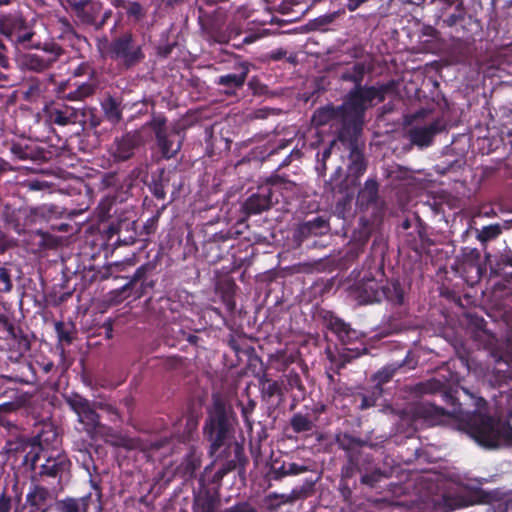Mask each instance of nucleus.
<instances>
[{
	"mask_svg": "<svg viewBox=\"0 0 512 512\" xmlns=\"http://www.w3.org/2000/svg\"><path fill=\"white\" fill-rule=\"evenodd\" d=\"M443 398L452 406L449 412L428 401H419L405 411L407 418L415 429H423L443 424L448 417L458 419L465 424L468 434L481 446L497 448L501 444L512 445V426L493 417L465 411L459 400L450 392H444Z\"/></svg>",
	"mask_w": 512,
	"mask_h": 512,
	"instance_id": "1",
	"label": "nucleus"
},
{
	"mask_svg": "<svg viewBox=\"0 0 512 512\" xmlns=\"http://www.w3.org/2000/svg\"><path fill=\"white\" fill-rule=\"evenodd\" d=\"M235 414L231 406L217 398L208 410L203 430L210 442L209 453L218 462L227 451H231L235 442L234 437Z\"/></svg>",
	"mask_w": 512,
	"mask_h": 512,
	"instance_id": "2",
	"label": "nucleus"
},
{
	"mask_svg": "<svg viewBox=\"0 0 512 512\" xmlns=\"http://www.w3.org/2000/svg\"><path fill=\"white\" fill-rule=\"evenodd\" d=\"M396 90L397 82L393 79L376 85L353 86L346 94L342 104L345 107L346 115H349V121H346L344 128L351 130L352 126L354 128L359 126V131H362L366 111L376 104L384 102L386 97L394 94Z\"/></svg>",
	"mask_w": 512,
	"mask_h": 512,
	"instance_id": "3",
	"label": "nucleus"
},
{
	"mask_svg": "<svg viewBox=\"0 0 512 512\" xmlns=\"http://www.w3.org/2000/svg\"><path fill=\"white\" fill-rule=\"evenodd\" d=\"M235 9L234 13L240 17L247 18L246 10L242 5L231 3L229 6L203 7L197 6L198 24L206 39L226 44L239 35V30L232 23L227 24L228 14Z\"/></svg>",
	"mask_w": 512,
	"mask_h": 512,
	"instance_id": "4",
	"label": "nucleus"
},
{
	"mask_svg": "<svg viewBox=\"0 0 512 512\" xmlns=\"http://www.w3.org/2000/svg\"><path fill=\"white\" fill-rule=\"evenodd\" d=\"M296 184L278 174H272L256 188L242 205L247 215H258L271 209L280 199H286L294 193Z\"/></svg>",
	"mask_w": 512,
	"mask_h": 512,
	"instance_id": "5",
	"label": "nucleus"
},
{
	"mask_svg": "<svg viewBox=\"0 0 512 512\" xmlns=\"http://www.w3.org/2000/svg\"><path fill=\"white\" fill-rule=\"evenodd\" d=\"M58 214L61 212L55 205L44 204L39 207H28L0 199V220L7 229L15 231L18 235L25 233L38 220H50Z\"/></svg>",
	"mask_w": 512,
	"mask_h": 512,
	"instance_id": "6",
	"label": "nucleus"
},
{
	"mask_svg": "<svg viewBox=\"0 0 512 512\" xmlns=\"http://www.w3.org/2000/svg\"><path fill=\"white\" fill-rule=\"evenodd\" d=\"M100 43L104 47L103 56L116 62L124 70L136 67L146 57L143 43L130 30L123 31L111 40L105 36Z\"/></svg>",
	"mask_w": 512,
	"mask_h": 512,
	"instance_id": "7",
	"label": "nucleus"
},
{
	"mask_svg": "<svg viewBox=\"0 0 512 512\" xmlns=\"http://www.w3.org/2000/svg\"><path fill=\"white\" fill-rule=\"evenodd\" d=\"M147 126L154 133L155 143L162 158H174L183 144V129L178 124L168 125V120L163 114L153 115Z\"/></svg>",
	"mask_w": 512,
	"mask_h": 512,
	"instance_id": "8",
	"label": "nucleus"
},
{
	"mask_svg": "<svg viewBox=\"0 0 512 512\" xmlns=\"http://www.w3.org/2000/svg\"><path fill=\"white\" fill-rule=\"evenodd\" d=\"M35 36L33 27L20 12L0 14V39L11 43L14 48L31 47Z\"/></svg>",
	"mask_w": 512,
	"mask_h": 512,
	"instance_id": "9",
	"label": "nucleus"
},
{
	"mask_svg": "<svg viewBox=\"0 0 512 512\" xmlns=\"http://www.w3.org/2000/svg\"><path fill=\"white\" fill-rule=\"evenodd\" d=\"M441 21L444 26L454 28L461 38H472L480 30V22L467 14L462 0H446Z\"/></svg>",
	"mask_w": 512,
	"mask_h": 512,
	"instance_id": "10",
	"label": "nucleus"
},
{
	"mask_svg": "<svg viewBox=\"0 0 512 512\" xmlns=\"http://www.w3.org/2000/svg\"><path fill=\"white\" fill-rule=\"evenodd\" d=\"M70 466L71 462L66 455L60 453L56 456L49 455L45 458L44 463L39 465L38 471L32 473L31 482L41 485L47 483L57 490V486L61 485L63 475L69 471Z\"/></svg>",
	"mask_w": 512,
	"mask_h": 512,
	"instance_id": "11",
	"label": "nucleus"
},
{
	"mask_svg": "<svg viewBox=\"0 0 512 512\" xmlns=\"http://www.w3.org/2000/svg\"><path fill=\"white\" fill-rule=\"evenodd\" d=\"M361 132L362 131H359V126L355 128L352 126L351 130L344 128L342 132L337 134L338 140L348 146V172L355 180H358L367 170V160L363 148H361L358 143Z\"/></svg>",
	"mask_w": 512,
	"mask_h": 512,
	"instance_id": "12",
	"label": "nucleus"
},
{
	"mask_svg": "<svg viewBox=\"0 0 512 512\" xmlns=\"http://www.w3.org/2000/svg\"><path fill=\"white\" fill-rule=\"evenodd\" d=\"M65 403L77 415L78 422L84 430L92 435L101 427L100 415L96 412V403L91 402L78 393H71L64 397Z\"/></svg>",
	"mask_w": 512,
	"mask_h": 512,
	"instance_id": "13",
	"label": "nucleus"
},
{
	"mask_svg": "<svg viewBox=\"0 0 512 512\" xmlns=\"http://www.w3.org/2000/svg\"><path fill=\"white\" fill-rule=\"evenodd\" d=\"M136 221L129 218H119L111 221L103 232L108 245L116 248L118 246H129L138 239Z\"/></svg>",
	"mask_w": 512,
	"mask_h": 512,
	"instance_id": "14",
	"label": "nucleus"
},
{
	"mask_svg": "<svg viewBox=\"0 0 512 512\" xmlns=\"http://www.w3.org/2000/svg\"><path fill=\"white\" fill-rule=\"evenodd\" d=\"M12 160L41 164L52 159L54 153L46 150L40 144L31 139H19L10 145Z\"/></svg>",
	"mask_w": 512,
	"mask_h": 512,
	"instance_id": "15",
	"label": "nucleus"
},
{
	"mask_svg": "<svg viewBox=\"0 0 512 512\" xmlns=\"http://www.w3.org/2000/svg\"><path fill=\"white\" fill-rule=\"evenodd\" d=\"M356 205L361 212H370L377 217L383 211V202L379 197V184L375 179H367L358 191Z\"/></svg>",
	"mask_w": 512,
	"mask_h": 512,
	"instance_id": "16",
	"label": "nucleus"
},
{
	"mask_svg": "<svg viewBox=\"0 0 512 512\" xmlns=\"http://www.w3.org/2000/svg\"><path fill=\"white\" fill-rule=\"evenodd\" d=\"M55 487H45L39 483H32L26 495V512H48L51 507Z\"/></svg>",
	"mask_w": 512,
	"mask_h": 512,
	"instance_id": "17",
	"label": "nucleus"
},
{
	"mask_svg": "<svg viewBox=\"0 0 512 512\" xmlns=\"http://www.w3.org/2000/svg\"><path fill=\"white\" fill-rule=\"evenodd\" d=\"M142 137L138 131H130L116 137L111 145L110 153L116 162H124L134 156L135 150L141 145Z\"/></svg>",
	"mask_w": 512,
	"mask_h": 512,
	"instance_id": "18",
	"label": "nucleus"
},
{
	"mask_svg": "<svg viewBox=\"0 0 512 512\" xmlns=\"http://www.w3.org/2000/svg\"><path fill=\"white\" fill-rule=\"evenodd\" d=\"M44 115L46 117V121L50 124L67 126L80 123L83 113H81L80 109L72 106L61 103H52L45 106Z\"/></svg>",
	"mask_w": 512,
	"mask_h": 512,
	"instance_id": "19",
	"label": "nucleus"
},
{
	"mask_svg": "<svg viewBox=\"0 0 512 512\" xmlns=\"http://www.w3.org/2000/svg\"><path fill=\"white\" fill-rule=\"evenodd\" d=\"M323 325L344 345L358 338V332L332 311L322 312Z\"/></svg>",
	"mask_w": 512,
	"mask_h": 512,
	"instance_id": "20",
	"label": "nucleus"
},
{
	"mask_svg": "<svg viewBox=\"0 0 512 512\" xmlns=\"http://www.w3.org/2000/svg\"><path fill=\"white\" fill-rule=\"evenodd\" d=\"M445 130L444 122L437 118L424 126H414L408 131L410 142L420 148L428 147L433 143L434 137Z\"/></svg>",
	"mask_w": 512,
	"mask_h": 512,
	"instance_id": "21",
	"label": "nucleus"
},
{
	"mask_svg": "<svg viewBox=\"0 0 512 512\" xmlns=\"http://www.w3.org/2000/svg\"><path fill=\"white\" fill-rule=\"evenodd\" d=\"M332 121L341 123L338 133L342 132L346 121H349V115H346L345 107L342 106V104L338 106L327 104L326 106L317 108L313 113L312 123L317 127L325 126Z\"/></svg>",
	"mask_w": 512,
	"mask_h": 512,
	"instance_id": "22",
	"label": "nucleus"
},
{
	"mask_svg": "<svg viewBox=\"0 0 512 512\" xmlns=\"http://www.w3.org/2000/svg\"><path fill=\"white\" fill-rule=\"evenodd\" d=\"M69 4L80 22L87 26L95 23V19L99 18L102 12V4L100 2L73 0L69 1Z\"/></svg>",
	"mask_w": 512,
	"mask_h": 512,
	"instance_id": "23",
	"label": "nucleus"
},
{
	"mask_svg": "<svg viewBox=\"0 0 512 512\" xmlns=\"http://www.w3.org/2000/svg\"><path fill=\"white\" fill-rule=\"evenodd\" d=\"M336 443L340 449L346 452L349 464L351 466H357V454L359 452V449L367 445L368 441L360 437H355L350 433L344 432L336 436Z\"/></svg>",
	"mask_w": 512,
	"mask_h": 512,
	"instance_id": "24",
	"label": "nucleus"
},
{
	"mask_svg": "<svg viewBox=\"0 0 512 512\" xmlns=\"http://www.w3.org/2000/svg\"><path fill=\"white\" fill-rule=\"evenodd\" d=\"M354 291L360 304L380 303V283L374 278L363 279L358 282Z\"/></svg>",
	"mask_w": 512,
	"mask_h": 512,
	"instance_id": "25",
	"label": "nucleus"
},
{
	"mask_svg": "<svg viewBox=\"0 0 512 512\" xmlns=\"http://www.w3.org/2000/svg\"><path fill=\"white\" fill-rule=\"evenodd\" d=\"M100 107L104 118L112 125L119 124L123 119V100L110 93H107L100 101Z\"/></svg>",
	"mask_w": 512,
	"mask_h": 512,
	"instance_id": "26",
	"label": "nucleus"
},
{
	"mask_svg": "<svg viewBox=\"0 0 512 512\" xmlns=\"http://www.w3.org/2000/svg\"><path fill=\"white\" fill-rule=\"evenodd\" d=\"M236 73H229L218 77L216 83L220 86L226 87L225 92L232 94L236 89L241 88L248 76L249 66L247 63L239 62L235 67Z\"/></svg>",
	"mask_w": 512,
	"mask_h": 512,
	"instance_id": "27",
	"label": "nucleus"
},
{
	"mask_svg": "<svg viewBox=\"0 0 512 512\" xmlns=\"http://www.w3.org/2000/svg\"><path fill=\"white\" fill-rule=\"evenodd\" d=\"M149 270H151V267L148 264L139 266L130 277L129 281L123 286V290L133 289L137 284H140L136 291L138 297L144 296L150 290H153L156 281L147 277Z\"/></svg>",
	"mask_w": 512,
	"mask_h": 512,
	"instance_id": "28",
	"label": "nucleus"
},
{
	"mask_svg": "<svg viewBox=\"0 0 512 512\" xmlns=\"http://www.w3.org/2000/svg\"><path fill=\"white\" fill-rule=\"evenodd\" d=\"M384 300L394 306L404 304L405 291L399 280L392 279L385 284H380V302Z\"/></svg>",
	"mask_w": 512,
	"mask_h": 512,
	"instance_id": "29",
	"label": "nucleus"
},
{
	"mask_svg": "<svg viewBox=\"0 0 512 512\" xmlns=\"http://www.w3.org/2000/svg\"><path fill=\"white\" fill-rule=\"evenodd\" d=\"M91 499V493L78 498L67 496L63 499L56 500L55 510L56 512H88Z\"/></svg>",
	"mask_w": 512,
	"mask_h": 512,
	"instance_id": "30",
	"label": "nucleus"
},
{
	"mask_svg": "<svg viewBox=\"0 0 512 512\" xmlns=\"http://www.w3.org/2000/svg\"><path fill=\"white\" fill-rule=\"evenodd\" d=\"M48 439H43L42 434H38L33 438V443L30 445V450L25 454L22 464L27 466L33 473L38 471V461L41 458H46L48 455L44 451L43 442H47Z\"/></svg>",
	"mask_w": 512,
	"mask_h": 512,
	"instance_id": "31",
	"label": "nucleus"
},
{
	"mask_svg": "<svg viewBox=\"0 0 512 512\" xmlns=\"http://www.w3.org/2000/svg\"><path fill=\"white\" fill-rule=\"evenodd\" d=\"M216 504L217 502L212 496H207L199 503L197 512H216ZM182 512L187 511L183 510ZM222 512H257V509L248 501H239Z\"/></svg>",
	"mask_w": 512,
	"mask_h": 512,
	"instance_id": "32",
	"label": "nucleus"
},
{
	"mask_svg": "<svg viewBox=\"0 0 512 512\" xmlns=\"http://www.w3.org/2000/svg\"><path fill=\"white\" fill-rule=\"evenodd\" d=\"M371 72V65L364 62H355L351 67L344 69L339 79L343 82L353 83L354 86L363 85L366 74Z\"/></svg>",
	"mask_w": 512,
	"mask_h": 512,
	"instance_id": "33",
	"label": "nucleus"
},
{
	"mask_svg": "<svg viewBox=\"0 0 512 512\" xmlns=\"http://www.w3.org/2000/svg\"><path fill=\"white\" fill-rule=\"evenodd\" d=\"M74 89H70L67 95V100L70 101H83L93 96L99 87V78L87 79L84 82L73 83Z\"/></svg>",
	"mask_w": 512,
	"mask_h": 512,
	"instance_id": "34",
	"label": "nucleus"
},
{
	"mask_svg": "<svg viewBox=\"0 0 512 512\" xmlns=\"http://www.w3.org/2000/svg\"><path fill=\"white\" fill-rule=\"evenodd\" d=\"M366 352V348H362L361 350L344 348L338 353H333L332 351L328 350L327 358L335 366V372L339 373V371L345 368V366L348 363L352 362L354 359L358 358L362 354H366Z\"/></svg>",
	"mask_w": 512,
	"mask_h": 512,
	"instance_id": "35",
	"label": "nucleus"
},
{
	"mask_svg": "<svg viewBox=\"0 0 512 512\" xmlns=\"http://www.w3.org/2000/svg\"><path fill=\"white\" fill-rule=\"evenodd\" d=\"M282 384L287 392L293 393L294 399H304L306 395V387L303 383L301 375L291 369L288 373L282 377Z\"/></svg>",
	"mask_w": 512,
	"mask_h": 512,
	"instance_id": "36",
	"label": "nucleus"
},
{
	"mask_svg": "<svg viewBox=\"0 0 512 512\" xmlns=\"http://www.w3.org/2000/svg\"><path fill=\"white\" fill-rule=\"evenodd\" d=\"M310 8V4L305 0H280L276 4V9L283 15H293L290 20H297L304 15Z\"/></svg>",
	"mask_w": 512,
	"mask_h": 512,
	"instance_id": "37",
	"label": "nucleus"
},
{
	"mask_svg": "<svg viewBox=\"0 0 512 512\" xmlns=\"http://www.w3.org/2000/svg\"><path fill=\"white\" fill-rule=\"evenodd\" d=\"M170 175H173V173L163 168L160 169L157 174L152 175L148 188L151 194L158 200H164L166 198V188L170 183Z\"/></svg>",
	"mask_w": 512,
	"mask_h": 512,
	"instance_id": "38",
	"label": "nucleus"
},
{
	"mask_svg": "<svg viewBox=\"0 0 512 512\" xmlns=\"http://www.w3.org/2000/svg\"><path fill=\"white\" fill-rule=\"evenodd\" d=\"M232 450L234 452L233 458L228 459L230 451H227V453L224 454L223 457L217 462V463H219L225 459V461L222 462L221 466L219 467V469L217 470V472L215 474V476H217L218 478H223L229 472L236 469L237 462L240 460V458L243 454L242 447L237 442H235Z\"/></svg>",
	"mask_w": 512,
	"mask_h": 512,
	"instance_id": "39",
	"label": "nucleus"
},
{
	"mask_svg": "<svg viewBox=\"0 0 512 512\" xmlns=\"http://www.w3.org/2000/svg\"><path fill=\"white\" fill-rule=\"evenodd\" d=\"M316 420V417L312 418L308 414L297 412L290 418L289 425L294 433H307L314 429Z\"/></svg>",
	"mask_w": 512,
	"mask_h": 512,
	"instance_id": "40",
	"label": "nucleus"
},
{
	"mask_svg": "<svg viewBox=\"0 0 512 512\" xmlns=\"http://www.w3.org/2000/svg\"><path fill=\"white\" fill-rule=\"evenodd\" d=\"M307 471L308 468L305 465H300L293 462H283L279 467L275 465L272 467L273 478L275 480H280L286 476L299 475Z\"/></svg>",
	"mask_w": 512,
	"mask_h": 512,
	"instance_id": "41",
	"label": "nucleus"
},
{
	"mask_svg": "<svg viewBox=\"0 0 512 512\" xmlns=\"http://www.w3.org/2000/svg\"><path fill=\"white\" fill-rule=\"evenodd\" d=\"M23 66L30 71L43 72L52 66L51 61L47 60L45 56L38 54L28 53L22 58Z\"/></svg>",
	"mask_w": 512,
	"mask_h": 512,
	"instance_id": "42",
	"label": "nucleus"
},
{
	"mask_svg": "<svg viewBox=\"0 0 512 512\" xmlns=\"http://www.w3.org/2000/svg\"><path fill=\"white\" fill-rule=\"evenodd\" d=\"M328 227V222L321 216H315L310 220L303 222L299 227V232L303 236L318 235Z\"/></svg>",
	"mask_w": 512,
	"mask_h": 512,
	"instance_id": "43",
	"label": "nucleus"
},
{
	"mask_svg": "<svg viewBox=\"0 0 512 512\" xmlns=\"http://www.w3.org/2000/svg\"><path fill=\"white\" fill-rule=\"evenodd\" d=\"M404 366V361L401 363L390 364L383 367L381 370L377 371L372 376V381L374 382L373 386H378L379 388H383V385L388 383L396 371Z\"/></svg>",
	"mask_w": 512,
	"mask_h": 512,
	"instance_id": "44",
	"label": "nucleus"
},
{
	"mask_svg": "<svg viewBox=\"0 0 512 512\" xmlns=\"http://www.w3.org/2000/svg\"><path fill=\"white\" fill-rule=\"evenodd\" d=\"M7 337L13 342V346L16 348L20 358H23V355L31 349L30 339L22 329L15 328L14 334H9Z\"/></svg>",
	"mask_w": 512,
	"mask_h": 512,
	"instance_id": "45",
	"label": "nucleus"
},
{
	"mask_svg": "<svg viewBox=\"0 0 512 512\" xmlns=\"http://www.w3.org/2000/svg\"><path fill=\"white\" fill-rule=\"evenodd\" d=\"M261 384V393L264 398H272L275 396H278L280 400L283 398V389H282V382L280 383L277 380L269 379V378H263L260 380Z\"/></svg>",
	"mask_w": 512,
	"mask_h": 512,
	"instance_id": "46",
	"label": "nucleus"
},
{
	"mask_svg": "<svg viewBox=\"0 0 512 512\" xmlns=\"http://www.w3.org/2000/svg\"><path fill=\"white\" fill-rule=\"evenodd\" d=\"M236 405L241 411V416L243 418L246 428L248 430H252L253 424H254L252 415L256 409L257 402L248 397L246 402H244L242 400H238Z\"/></svg>",
	"mask_w": 512,
	"mask_h": 512,
	"instance_id": "47",
	"label": "nucleus"
},
{
	"mask_svg": "<svg viewBox=\"0 0 512 512\" xmlns=\"http://www.w3.org/2000/svg\"><path fill=\"white\" fill-rule=\"evenodd\" d=\"M383 388H379L378 386H372L370 391H366L359 395L360 404L359 408L361 410H366L376 405L377 400L382 396Z\"/></svg>",
	"mask_w": 512,
	"mask_h": 512,
	"instance_id": "48",
	"label": "nucleus"
},
{
	"mask_svg": "<svg viewBox=\"0 0 512 512\" xmlns=\"http://www.w3.org/2000/svg\"><path fill=\"white\" fill-rule=\"evenodd\" d=\"M30 48L42 49L45 53L48 54V56H46L45 58L47 60H50L52 65L64 53L63 48L59 44H57L55 42H45L43 45H41V43H38L37 45H33L31 43V47Z\"/></svg>",
	"mask_w": 512,
	"mask_h": 512,
	"instance_id": "49",
	"label": "nucleus"
},
{
	"mask_svg": "<svg viewBox=\"0 0 512 512\" xmlns=\"http://www.w3.org/2000/svg\"><path fill=\"white\" fill-rule=\"evenodd\" d=\"M80 110L81 113H83L80 123H83L91 129H96L102 123V118L96 108L88 107Z\"/></svg>",
	"mask_w": 512,
	"mask_h": 512,
	"instance_id": "50",
	"label": "nucleus"
},
{
	"mask_svg": "<svg viewBox=\"0 0 512 512\" xmlns=\"http://www.w3.org/2000/svg\"><path fill=\"white\" fill-rule=\"evenodd\" d=\"M55 331L57 334V338L59 343H65L67 345L72 344L73 342V327H67V325L62 322H56Z\"/></svg>",
	"mask_w": 512,
	"mask_h": 512,
	"instance_id": "51",
	"label": "nucleus"
},
{
	"mask_svg": "<svg viewBox=\"0 0 512 512\" xmlns=\"http://www.w3.org/2000/svg\"><path fill=\"white\" fill-rule=\"evenodd\" d=\"M270 360L276 365L278 371H284L291 363L294 362L295 357L293 355H287L284 351H277L275 354L270 356Z\"/></svg>",
	"mask_w": 512,
	"mask_h": 512,
	"instance_id": "52",
	"label": "nucleus"
},
{
	"mask_svg": "<svg viewBox=\"0 0 512 512\" xmlns=\"http://www.w3.org/2000/svg\"><path fill=\"white\" fill-rule=\"evenodd\" d=\"M74 77H87V79L99 78L95 67L89 62L80 63L72 72Z\"/></svg>",
	"mask_w": 512,
	"mask_h": 512,
	"instance_id": "53",
	"label": "nucleus"
},
{
	"mask_svg": "<svg viewBox=\"0 0 512 512\" xmlns=\"http://www.w3.org/2000/svg\"><path fill=\"white\" fill-rule=\"evenodd\" d=\"M127 17L135 22L141 21L146 16V9L136 1H130L125 9Z\"/></svg>",
	"mask_w": 512,
	"mask_h": 512,
	"instance_id": "54",
	"label": "nucleus"
},
{
	"mask_svg": "<svg viewBox=\"0 0 512 512\" xmlns=\"http://www.w3.org/2000/svg\"><path fill=\"white\" fill-rule=\"evenodd\" d=\"M501 234V228L499 225H488L484 226L479 233V240L487 242L497 238Z\"/></svg>",
	"mask_w": 512,
	"mask_h": 512,
	"instance_id": "55",
	"label": "nucleus"
},
{
	"mask_svg": "<svg viewBox=\"0 0 512 512\" xmlns=\"http://www.w3.org/2000/svg\"><path fill=\"white\" fill-rule=\"evenodd\" d=\"M50 81L54 84V92L59 98L67 99L69 88H71L72 84L70 80H62L60 82H56L54 80V76L50 77Z\"/></svg>",
	"mask_w": 512,
	"mask_h": 512,
	"instance_id": "56",
	"label": "nucleus"
},
{
	"mask_svg": "<svg viewBox=\"0 0 512 512\" xmlns=\"http://www.w3.org/2000/svg\"><path fill=\"white\" fill-rule=\"evenodd\" d=\"M13 287L9 270L0 267V292H9Z\"/></svg>",
	"mask_w": 512,
	"mask_h": 512,
	"instance_id": "57",
	"label": "nucleus"
},
{
	"mask_svg": "<svg viewBox=\"0 0 512 512\" xmlns=\"http://www.w3.org/2000/svg\"><path fill=\"white\" fill-rule=\"evenodd\" d=\"M248 87L252 91L253 95L262 96L268 92L267 85L263 84L258 78L253 77L248 82Z\"/></svg>",
	"mask_w": 512,
	"mask_h": 512,
	"instance_id": "58",
	"label": "nucleus"
},
{
	"mask_svg": "<svg viewBox=\"0 0 512 512\" xmlns=\"http://www.w3.org/2000/svg\"><path fill=\"white\" fill-rule=\"evenodd\" d=\"M113 11L111 9H107L101 12L99 18L95 19V23H92L90 26L93 27L95 31H101L107 24L108 20L112 17Z\"/></svg>",
	"mask_w": 512,
	"mask_h": 512,
	"instance_id": "59",
	"label": "nucleus"
},
{
	"mask_svg": "<svg viewBox=\"0 0 512 512\" xmlns=\"http://www.w3.org/2000/svg\"><path fill=\"white\" fill-rule=\"evenodd\" d=\"M338 17V12H333L329 14H325L322 16H319L314 20V24L318 29H325V27L332 22L335 21V19Z\"/></svg>",
	"mask_w": 512,
	"mask_h": 512,
	"instance_id": "60",
	"label": "nucleus"
},
{
	"mask_svg": "<svg viewBox=\"0 0 512 512\" xmlns=\"http://www.w3.org/2000/svg\"><path fill=\"white\" fill-rule=\"evenodd\" d=\"M222 302L224 303L227 311L229 313H233L236 309V302L234 292L230 290H226L222 293Z\"/></svg>",
	"mask_w": 512,
	"mask_h": 512,
	"instance_id": "61",
	"label": "nucleus"
},
{
	"mask_svg": "<svg viewBox=\"0 0 512 512\" xmlns=\"http://www.w3.org/2000/svg\"><path fill=\"white\" fill-rule=\"evenodd\" d=\"M200 467V460L193 454L188 455L184 461V470L186 473L193 474Z\"/></svg>",
	"mask_w": 512,
	"mask_h": 512,
	"instance_id": "62",
	"label": "nucleus"
},
{
	"mask_svg": "<svg viewBox=\"0 0 512 512\" xmlns=\"http://www.w3.org/2000/svg\"><path fill=\"white\" fill-rule=\"evenodd\" d=\"M14 329L15 326L9 317L6 314L0 313V331L6 332L8 336L9 334H14Z\"/></svg>",
	"mask_w": 512,
	"mask_h": 512,
	"instance_id": "63",
	"label": "nucleus"
},
{
	"mask_svg": "<svg viewBox=\"0 0 512 512\" xmlns=\"http://www.w3.org/2000/svg\"><path fill=\"white\" fill-rule=\"evenodd\" d=\"M382 477V473L380 471H375L373 473L364 474L361 477V483L366 484L370 487H374L375 484L380 480Z\"/></svg>",
	"mask_w": 512,
	"mask_h": 512,
	"instance_id": "64",
	"label": "nucleus"
}]
</instances>
